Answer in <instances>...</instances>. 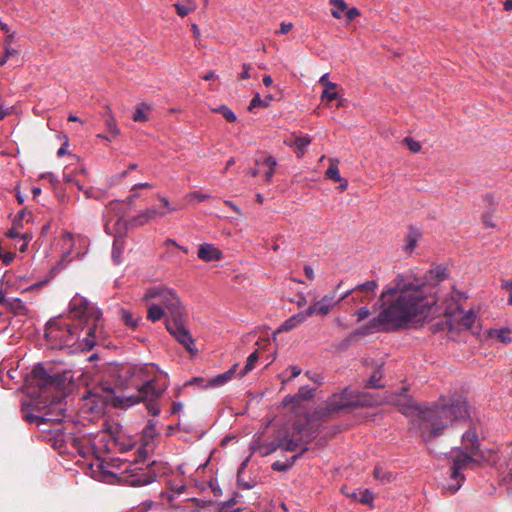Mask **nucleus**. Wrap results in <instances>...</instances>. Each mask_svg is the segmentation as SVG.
Here are the masks:
<instances>
[{"instance_id": "nucleus-1", "label": "nucleus", "mask_w": 512, "mask_h": 512, "mask_svg": "<svg viewBox=\"0 0 512 512\" xmlns=\"http://www.w3.org/2000/svg\"><path fill=\"white\" fill-rule=\"evenodd\" d=\"M379 301V314L365 325L362 334L414 328L441 313L466 329L471 328L476 319L473 310L464 311L458 304L440 307L434 284L419 280L404 282L401 276L393 287L383 290Z\"/></svg>"}, {"instance_id": "nucleus-2", "label": "nucleus", "mask_w": 512, "mask_h": 512, "mask_svg": "<svg viewBox=\"0 0 512 512\" xmlns=\"http://www.w3.org/2000/svg\"><path fill=\"white\" fill-rule=\"evenodd\" d=\"M70 311L83 325L81 329L72 326L64 318L51 319L45 328V337L51 348L62 349L76 345L81 337L80 349H91L96 344V331L102 313L84 297L75 295L70 301Z\"/></svg>"}, {"instance_id": "nucleus-3", "label": "nucleus", "mask_w": 512, "mask_h": 512, "mask_svg": "<svg viewBox=\"0 0 512 512\" xmlns=\"http://www.w3.org/2000/svg\"><path fill=\"white\" fill-rule=\"evenodd\" d=\"M71 381L70 371H47L41 364H37L26 377L24 393L28 399L22 402L23 411L31 407L35 411H44V415L62 413V401L66 398ZM24 416L35 415L27 411Z\"/></svg>"}, {"instance_id": "nucleus-4", "label": "nucleus", "mask_w": 512, "mask_h": 512, "mask_svg": "<svg viewBox=\"0 0 512 512\" xmlns=\"http://www.w3.org/2000/svg\"><path fill=\"white\" fill-rule=\"evenodd\" d=\"M324 418H287L285 423L277 430L275 435V445L272 451L277 448L295 452L300 451L291 457V461H276L272 464L275 471H286L308 450V444L316 439L319 434V428L322 426Z\"/></svg>"}, {"instance_id": "nucleus-5", "label": "nucleus", "mask_w": 512, "mask_h": 512, "mask_svg": "<svg viewBox=\"0 0 512 512\" xmlns=\"http://www.w3.org/2000/svg\"><path fill=\"white\" fill-rule=\"evenodd\" d=\"M495 451L492 449H481L478 434L475 428L468 429L462 436V446L451 452L453 465L451 467V480L454 484H449L448 489L455 493L464 482V476L461 471L472 465H482L492 460Z\"/></svg>"}, {"instance_id": "nucleus-6", "label": "nucleus", "mask_w": 512, "mask_h": 512, "mask_svg": "<svg viewBox=\"0 0 512 512\" xmlns=\"http://www.w3.org/2000/svg\"><path fill=\"white\" fill-rule=\"evenodd\" d=\"M165 388V385L161 384L157 379L148 380L138 388L136 394L115 397L112 404L115 407L128 408L137 403L145 402L151 416H158L160 408L157 399L162 395Z\"/></svg>"}, {"instance_id": "nucleus-7", "label": "nucleus", "mask_w": 512, "mask_h": 512, "mask_svg": "<svg viewBox=\"0 0 512 512\" xmlns=\"http://www.w3.org/2000/svg\"><path fill=\"white\" fill-rule=\"evenodd\" d=\"M410 403L408 411H401L405 416H425L428 413H443L450 416H469L472 408L462 397L453 398L450 402H446L444 397L433 404H412L410 399L406 400Z\"/></svg>"}, {"instance_id": "nucleus-8", "label": "nucleus", "mask_w": 512, "mask_h": 512, "mask_svg": "<svg viewBox=\"0 0 512 512\" xmlns=\"http://www.w3.org/2000/svg\"><path fill=\"white\" fill-rule=\"evenodd\" d=\"M143 302L148 304L151 301L162 305L168 313L167 318L184 316L185 309L175 290L166 286L158 285L149 287L142 298Z\"/></svg>"}, {"instance_id": "nucleus-9", "label": "nucleus", "mask_w": 512, "mask_h": 512, "mask_svg": "<svg viewBox=\"0 0 512 512\" xmlns=\"http://www.w3.org/2000/svg\"><path fill=\"white\" fill-rule=\"evenodd\" d=\"M374 403L371 395L345 388L326 400L325 410L328 413H339L349 408L372 406Z\"/></svg>"}, {"instance_id": "nucleus-10", "label": "nucleus", "mask_w": 512, "mask_h": 512, "mask_svg": "<svg viewBox=\"0 0 512 512\" xmlns=\"http://www.w3.org/2000/svg\"><path fill=\"white\" fill-rule=\"evenodd\" d=\"M167 331L191 354L197 353L194 339L189 330L183 323V316L175 318H166Z\"/></svg>"}, {"instance_id": "nucleus-11", "label": "nucleus", "mask_w": 512, "mask_h": 512, "mask_svg": "<svg viewBox=\"0 0 512 512\" xmlns=\"http://www.w3.org/2000/svg\"><path fill=\"white\" fill-rule=\"evenodd\" d=\"M412 430L425 441H430L443 434L445 425L439 418H413L411 421Z\"/></svg>"}, {"instance_id": "nucleus-12", "label": "nucleus", "mask_w": 512, "mask_h": 512, "mask_svg": "<svg viewBox=\"0 0 512 512\" xmlns=\"http://www.w3.org/2000/svg\"><path fill=\"white\" fill-rule=\"evenodd\" d=\"M157 466L156 462L153 461L146 466V468L142 467H133L130 469H126V475L123 480L130 486H143L152 483L157 477V471L155 467Z\"/></svg>"}, {"instance_id": "nucleus-13", "label": "nucleus", "mask_w": 512, "mask_h": 512, "mask_svg": "<svg viewBox=\"0 0 512 512\" xmlns=\"http://www.w3.org/2000/svg\"><path fill=\"white\" fill-rule=\"evenodd\" d=\"M342 281L338 283L335 290L325 294L320 300L314 301L305 311L306 314L311 316H327L337 305L336 291L340 288Z\"/></svg>"}, {"instance_id": "nucleus-14", "label": "nucleus", "mask_w": 512, "mask_h": 512, "mask_svg": "<svg viewBox=\"0 0 512 512\" xmlns=\"http://www.w3.org/2000/svg\"><path fill=\"white\" fill-rule=\"evenodd\" d=\"M316 389L310 388L308 386H302L299 388L298 392L294 395H287L283 401L282 405L284 408L290 409L292 412H297L299 410L305 409L309 403L313 400L315 396Z\"/></svg>"}, {"instance_id": "nucleus-15", "label": "nucleus", "mask_w": 512, "mask_h": 512, "mask_svg": "<svg viewBox=\"0 0 512 512\" xmlns=\"http://www.w3.org/2000/svg\"><path fill=\"white\" fill-rule=\"evenodd\" d=\"M311 142L312 139L310 136L297 135L296 133L290 134L283 141L286 146L295 150L298 158H301L305 154L306 148L311 144Z\"/></svg>"}, {"instance_id": "nucleus-16", "label": "nucleus", "mask_w": 512, "mask_h": 512, "mask_svg": "<svg viewBox=\"0 0 512 512\" xmlns=\"http://www.w3.org/2000/svg\"><path fill=\"white\" fill-rule=\"evenodd\" d=\"M104 402L103 400L95 393H91L88 396H84L82 398V406L81 409L83 413L88 414H100L104 413Z\"/></svg>"}, {"instance_id": "nucleus-17", "label": "nucleus", "mask_w": 512, "mask_h": 512, "mask_svg": "<svg viewBox=\"0 0 512 512\" xmlns=\"http://www.w3.org/2000/svg\"><path fill=\"white\" fill-rule=\"evenodd\" d=\"M342 493L352 499L353 501L360 502L365 505H372L374 501V494L369 489H356L352 490L346 486L342 488Z\"/></svg>"}, {"instance_id": "nucleus-18", "label": "nucleus", "mask_w": 512, "mask_h": 512, "mask_svg": "<svg viewBox=\"0 0 512 512\" xmlns=\"http://www.w3.org/2000/svg\"><path fill=\"white\" fill-rule=\"evenodd\" d=\"M319 83L324 87L323 92L321 94V100L331 102L339 97L337 88L338 85L329 80V74L325 73L319 79Z\"/></svg>"}, {"instance_id": "nucleus-19", "label": "nucleus", "mask_w": 512, "mask_h": 512, "mask_svg": "<svg viewBox=\"0 0 512 512\" xmlns=\"http://www.w3.org/2000/svg\"><path fill=\"white\" fill-rule=\"evenodd\" d=\"M157 435L155 425L149 422L146 428L143 430L142 441L143 447L139 449V458L146 459L147 454L152 450V442L154 437Z\"/></svg>"}, {"instance_id": "nucleus-20", "label": "nucleus", "mask_w": 512, "mask_h": 512, "mask_svg": "<svg viewBox=\"0 0 512 512\" xmlns=\"http://www.w3.org/2000/svg\"><path fill=\"white\" fill-rule=\"evenodd\" d=\"M197 255L205 262L218 261L222 258V252L212 244L201 245Z\"/></svg>"}, {"instance_id": "nucleus-21", "label": "nucleus", "mask_w": 512, "mask_h": 512, "mask_svg": "<svg viewBox=\"0 0 512 512\" xmlns=\"http://www.w3.org/2000/svg\"><path fill=\"white\" fill-rule=\"evenodd\" d=\"M308 317L309 316L306 314V311L296 313L281 324V326L278 329V332H287L294 328H297L299 325L305 322Z\"/></svg>"}, {"instance_id": "nucleus-22", "label": "nucleus", "mask_w": 512, "mask_h": 512, "mask_svg": "<svg viewBox=\"0 0 512 512\" xmlns=\"http://www.w3.org/2000/svg\"><path fill=\"white\" fill-rule=\"evenodd\" d=\"M105 114L103 115L107 131L111 134L112 138H116L120 134V129L117 126L114 114L109 105L105 106Z\"/></svg>"}, {"instance_id": "nucleus-23", "label": "nucleus", "mask_w": 512, "mask_h": 512, "mask_svg": "<svg viewBox=\"0 0 512 512\" xmlns=\"http://www.w3.org/2000/svg\"><path fill=\"white\" fill-rule=\"evenodd\" d=\"M420 238L421 232L417 228L410 227L404 239V251L406 253H412Z\"/></svg>"}, {"instance_id": "nucleus-24", "label": "nucleus", "mask_w": 512, "mask_h": 512, "mask_svg": "<svg viewBox=\"0 0 512 512\" xmlns=\"http://www.w3.org/2000/svg\"><path fill=\"white\" fill-rule=\"evenodd\" d=\"M257 165H264L267 167V171L265 172V180L267 182H271L275 173V168L277 166V160L275 157L267 155L263 159L257 158L256 159Z\"/></svg>"}, {"instance_id": "nucleus-25", "label": "nucleus", "mask_w": 512, "mask_h": 512, "mask_svg": "<svg viewBox=\"0 0 512 512\" xmlns=\"http://www.w3.org/2000/svg\"><path fill=\"white\" fill-rule=\"evenodd\" d=\"M237 367H238V365L235 364L228 371H226L222 374H219V375L215 376L214 378L210 379L209 387L222 386V385L226 384L227 382H229L230 380H232V378L234 377V375L237 371Z\"/></svg>"}, {"instance_id": "nucleus-26", "label": "nucleus", "mask_w": 512, "mask_h": 512, "mask_svg": "<svg viewBox=\"0 0 512 512\" xmlns=\"http://www.w3.org/2000/svg\"><path fill=\"white\" fill-rule=\"evenodd\" d=\"M147 305H148L147 319L150 320L151 322H157V321L161 320L167 312L164 310L162 305H160L158 303H155V302L150 303L149 302Z\"/></svg>"}, {"instance_id": "nucleus-27", "label": "nucleus", "mask_w": 512, "mask_h": 512, "mask_svg": "<svg viewBox=\"0 0 512 512\" xmlns=\"http://www.w3.org/2000/svg\"><path fill=\"white\" fill-rule=\"evenodd\" d=\"M125 249V241L123 238L118 237L114 239L112 246V261L114 264L119 265L122 263V254Z\"/></svg>"}, {"instance_id": "nucleus-28", "label": "nucleus", "mask_w": 512, "mask_h": 512, "mask_svg": "<svg viewBox=\"0 0 512 512\" xmlns=\"http://www.w3.org/2000/svg\"><path fill=\"white\" fill-rule=\"evenodd\" d=\"M165 214H166L165 211H159V210H157L155 208H150V209H147L145 212L139 214L135 218V221L139 225H144V224H146L150 220H154L156 218L163 217Z\"/></svg>"}, {"instance_id": "nucleus-29", "label": "nucleus", "mask_w": 512, "mask_h": 512, "mask_svg": "<svg viewBox=\"0 0 512 512\" xmlns=\"http://www.w3.org/2000/svg\"><path fill=\"white\" fill-rule=\"evenodd\" d=\"M174 7L180 17H185L196 10L197 4L194 0H183L175 3Z\"/></svg>"}, {"instance_id": "nucleus-30", "label": "nucleus", "mask_w": 512, "mask_h": 512, "mask_svg": "<svg viewBox=\"0 0 512 512\" xmlns=\"http://www.w3.org/2000/svg\"><path fill=\"white\" fill-rule=\"evenodd\" d=\"M378 287V283L375 280L366 281L355 287L356 293L366 294V299L371 300L374 297L375 290Z\"/></svg>"}, {"instance_id": "nucleus-31", "label": "nucleus", "mask_w": 512, "mask_h": 512, "mask_svg": "<svg viewBox=\"0 0 512 512\" xmlns=\"http://www.w3.org/2000/svg\"><path fill=\"white\" fill-rule=\"evenodd\" d=\"M329 4L333 7L331 15L335 19H341L345 15L348 5L344 0H329Z\"/></svg>"}, {"instance_id": "nucleus-32", "label": "nucleus", "mask_w": 512, "mask_h": 512, "mask_svg": "<svg viewBox=\"0 0 512 512\" xmlns=\"http://www.w3.org/2000/svg\"><path fill=\"white\" fill-rule=\"evenodd\" d=\"M151 112V106L147 103H141L135 109L133 114V120L135 122H146L149 119V113Z\"/></svg>"}, {"instance_id": "nucleus-33", "label": "nucleus", "mask_w": 512, "mask_h": 512, "mask_svg": "<svg viewBox=\"0 0 512 512\" xmlns=\"http://www.w3.org/2000/svg\"><path fill=\"white\" fill-rule=\"evenodd\" d=\"M6 307L16 315H26L28 312L25 304L19 298H8Z\"/></svg>"}, {"instance_id": "nucleus-34", "label": "nucleus", "mask_w": 512, "mask_h": 512, "mask_svg": "<svg viewBox=\"0 0 512 512\" xmlns=\"http://www.w3.org/2000/svg\"><path fill=\"white\" fill-rule=\"evenodd\" d=\"M512 332L509 328H501V329H495L491 330L489 335L491 337L497 338L500 342L504 344H509L512 342Z\"/></svg>"}, {"instance_id": "nucleus-35", "label": "nucleus", "mask_w": 512, "mask_h": 512, "mask_svg": "<svg viewBox=\"0 0 512 512\" xmlns=\"http://www.w3.org/2000/svg\"><path fill=\"white\" fill-rule=\"evenodd\" d=\"M329 162L330 165L325 172V176L334 182L341 181V175L338 169V160L335 158H330Z\"/></svg>"}, {"instance_id": "nucleus-36", "label": "nucleus", "mask_w": 512, "mask_h": 512, "mask_svg": "<svg viewBox=\"0 0 512 512\" xmlns=\"http://www.w3.org/2000/svg\"><path fill=\"white\" fill-rule=\"evenodd\" d=\"M121 319L124 321L125 325L135 329L138 326L139 321L141 320V317L139 315H134L128 310L122 309L121 310Z\"/></svg>"}, {"instance_id": "nucleus-37", "label": "nucleus", "mask_w": 512, "mask_h": 512, "mask_svg": "<svg viewBox=\"0 0 512 512\" xmlns=\"http://www.w3.org/2000/svg\"><path fill=\"white\" fill-rule=\"evenodd\" d=\"M447 277V269L443 266H437L429 271V279L436 283Z\"/></svg>"}, {"instance_id": "nucleus-38", "label": "nucleus", "mask_w": 512, "mask_h": 512, "mask_svg": "<svg viewBox=\"0 0 512 512\" xmlns=\"http://www.w3.org/2000/svg\"><path fill=\"white\" fill-rule=\"evenodd\" d=\"M98 479L103 482L113 483L117 479V475L105 468L103 464L99 465Z\"/></svg>"}, {"instance_id": "nucleus-39", "label": "nucleus", "mask_w": 512, "mask_h": 512, "mask_svg": "<svg viewBox=\"0 0 512 512\" xmlns=\"http://www.w3.org/2000/svg\"><path fill=\"white\" fill-rule=\"evenodd\" d=\"M215 113H220L226 121L233 123L237 120L235 113L226 105H221L218 108L212 109Z\"/></svg>"}, {"instance_id": "nucleus-40", "label": "nucleus", "mask_w": 512, "mask_h": 512, "mask_svg": "<svg viewBox=\"0 0 512 512\" xmlns=\"http://www.w3.org/2000/svg\"><path fill=\"white\" fill-rule=\"evenodd\" d=\"M373 475L376 480H379L382 483H389L393 480V475L379 466L375 467Z\"/></svg>"}, {"instance_id": "nucleus-41", "label": "nucleus", "mask_w": 512, "mask_h": 512, "mask_svg": "<svg viewBox=\"0 0 512 512\" xmlns=\"http://www.w3.org/2000/svg\"><path fill=\"white\" fill-rule=\"evenodd\" d=\"M258 359H259V355H258V351L256 350L248 356L246 365L241 370L240 375L245 376L247 373H249L251 370H253Z\"/></svg>"}, {"instance_id": "nucleus-42", "label": "nucleus", "mask_w": 512, "mask_h": 512, "mask_svg": "<svg viewBox=\"0 0 512 512\" xmlns=\"http://www.w3.org/2000/svg\"><path fill=\"white\" fill-rule=\"evenodd\" d=\"M63 247L66 249L65 254L68 256L72 252L73 242H74V236L71 233H64L61 238Z\"/></svg>"}, {"instance_id": "nucleus-43", "label": "nucleus", "mask_w": 512, "mask_h": 512, "mask_svg": "<svg viewBox=\"0 0 512 512\" xmlns=\"http://www.w3.org/2000/svg\"><path fill=\"white\" fill-rule=\"evenodd\" d=\"M403 143L408 147V149L413 153H418L422 149V145L420 142L414 140L411 137H405L403 139Z\"/></svg>"}, {"instance_id": "nucleus-44", "label": "nucleus", "mask_w": 512, "mask_h": 512, "mask_svg": "<svg viewBox=\"0 0 512 512\" xmlns=\"http://www.w3.org/2000/svg\"><path fill=\"white\" fill-rule=\"evenodd\" d=\"M209 197H210L209 194H203L200 191H194V192L189 193L186 196V200L188 202H192L193 200H196L198 202H203V201L207 200Z\"/></svg>"}, {"instance_id": "nucleus-45", "label": "nucleus", "mask_w": 512, "mask_h": 512, "mask_svg": "<svg viewBox=\"0 0 512 512\" xmlns=\"http://www.w3.org/2000/svg\"><path fill=\"white\" fill-rule=\"evenodd\" d=\"M259 106H268V101H265V100H262L260 95L257 93L251 100L250 104H249V111H254V109L256 107H259Z\"/></svg>"}, {"instance_id": "nucleus-46", "label": "nucleus", "mask_w": 512, "mask_h": 512, "mask_svg": "<svg viewBox=\"0 0 512 512\" xmlns=\"http://www.w3.org/2000/svg\"><path fill=\"white\" fill-rule=\"evenodd\" d=\"M18 50L14 48H4V53L0 55V66H3L10 57L17 56Z\"/></svg>"}, {"instance_id": "nucleus-47", "label": "nucleus", "mask_w": 512, "mask_h": 512, "mask_svg": "<svg viewBox=\"0 0 512 512\" xmlns=\"http://www.w3.org/2000/svg\"><path fill=\"white\" fill-rule=\"evenodd\" d=\"M382 375L380 371H376L368 380V386L371 388H380L383 385L380 383Z\"/></svg>"}, {"instance_id": "nucleus-48", "label": "nucleus", "mask_w": 512, "mask_h": 512, "mask_svg": "<svg viewBox=\"0 0 512 512\" xmlns=\"http://www.w3.org/2000/svg\"><path fill=\"white\" fill-rule=\"evenodd\" d=\"M360 10L356 7L347 8L345 18L347 22L353 21L355 18L360 16Z\"/></svg>"}, {"instance_id": "nucleus-49", "label": "nucleus", "mask_w": 512, "mask_h": 512, "mask_svg": "<svg viewBox=\"0 0 512 512\" xmlns=\"http://www.w3.org/2000/svg\"><path fill=\"white\" fill-rule=\"evenodd\" d=\"M290 371H291V376L289 378H286V379H283L282 380V387L287 383L289 382L291 379L299 376L302 372V370L296 366V365H292L289 367Z\"/></svg>"}, {"instance_id": "nucleus-50", "label": "nucleus", "mask_w": 512, "mask_h": 512, "mask_svg": "<svg viewBox=\"0 0 512 512\" xmlns=\"http://www.w3.org/2000/svg\"><path fill=\"white\" fill-rule=\"evenodd\" d=\"M31 239H32V234H30V233H24L21 236L22 243L19 246L20 252H25L27 250L28 243L31 241Z\"/></svg>"}, {"instance_id": "nucleus-51", "label": "nucleus", "mask_w": 512, "mask_h": 512, "mask_svg": "<svg viewBox=\"0 0 512 512\" xmlns=\"http://www.w3.org/2000/svg\"><path fill=\"white\" fill-rule=\"evenodd\" d=\"M355 315L357 316V321H363L370 315V310L367 307H361L356 312Z\"/></svg>"}, {"instance_id": "nucleus-52", "label": "nucleus", "mask_w": 512, "mask_h": 512, "mask_svg": "<svg viewBox=\"0 0 512 512\" xmlns=\"http://www.w3.org/2000/svg\"><path fill=\"white\" fill-rule=\"evenodd\" d=\"M23 234L20 233L19 229H17L16 227V222H13V226L12 228H10L7 233H6V236L8 238H12V239H15V238H20L21 239V236Z\"/></svg>"}, {"instance_id": "nucleus-53", "label": "nucleus", "mask_w": 512, "mask_h": 512, "mask_svg": "<svg viewBox=\"0 0 512 512\" xmlns=\"http://www.w3.org/2000/svg\"><path fill=\"white\" fill-rule=\"evenodd\" d=\"M502 288L508 292V304L512 305V280L504 281Z\"/></svg>"}, {"instance_id": "nucleus-54", "label": "nucleus", "mask_w": 512, "mask_h": 512, "mask_svg": "<svg viewBox=\"0 0 512 512\" xmlns=\"http://www.w3.org/2000/svg\"><path fill=\"white\" fill-rule=\"evenodd\" d=\"M192 384H197V385H199L201 387H204V388L209 387V381L206 383L204 378H201V377H195V378H193L192 380H190V381H188L186 383V385H192Z\"/></svg>"}, {"instance_id": "nucleus-55", "label": "nucleus", "mask_w": 512, "mask_h": 512, "mask_svg": "<svg viewBox=\"0 0 512 512\" xmlns=\"http://www.w3.org/2000/svg\"><path fill=\"white\" fill-rule=\"evenodd\" d=\"M15 254L12 252H4L0 260L3 264L9 265L14 260Z\"/></svg>"}, {"instance_id": "nucleus-56", "label": "nucleus", "mask_w": 512, "mask_h": 512, "mask_svg": "<svg viewBox=\"0 0 512 512\" xmlns=\"http://www.w3.org/2000/svg\"><path fill=\"white\" fill-rule=\"evenodd\" d=\"M243 71L240 73L239 77L240 79H249L250 76V70H251V64H243L242 66Z\"/></svg>"}, {"instance_id": "nucleus-57", "label": "nucleus", "mask_w": 512, "mask_h": 512, "mask_svg": "<svg viewBox=\"0 0 512 512\" xmlns=\"http://www.w3.org/2000/svg\"><path fill=\"white\" fill-rule=\"evenodd\" d=\"M292 27H293L292 23L282 22L280 24V29H279V31H277V33H279V34H287L288 32L291 31Z\"/></svg>"}, {"instance_id": "nucleus-58", "label": "nucleus", "mask_w": 512, "mask_h": 512, "mask_svg": "<svg viewBox=\"0 0 512 512\" xmlns=\"http://www.w3.org/2000/svg\"><path fill=\"white\" fill-rule=\"evenodd\" d=\"M159 199H160L161 203L163 204V206L167 208V211H165L166 213L177 210L176 207H171V205L166 197H160Z\"/></svg>"}, {"instance_id": "nucleus-59", "label": "nucleus", "mask_w": 512, "mask_h": 512, "mask_svg": "<svg viewBox=\"0 0 512 512\" xmlns=\"http://www.w3.org/2000/svg\"><path fill=\"white\" fill-rule=\"evenodd\" d=\"M304 273L306 277L310 280H313L315 278L314 270L310 265H306L304 267Z\"/></svg>"}, {"instance_id": "nucleus-60", "label": "nucleus", "mask_w": 512, "mask_h": 512, "mask_svg": "<svg viewBox=\"0 0 512 512\" xmlns=\"http://www.w3.org/2000/svg\"><path fill=\"white\" fill-rule=\"evenodd\" d=\"M14 35H15L14 32L6 35V38L4 39V43H3L4 48H12L11 43L14 39Z\"/></svg>"}, {"instance_id": "nucleus-61", "label": "nucleus", "mask_w": 512, "mask_h": 512, "mask_svg": "<svg viewBox=\"0 0 512 512\" xmlns=\"http://www.w3.org/2000/svg\"><path fill=\"white\" fill-rule=\"evenodd\" d=\"M166 245H173L184 253H188V249L184 246L178 245L173 239H167L165 242Z\"/></svg>"}, {"instance_id": "nucleus-62", "label": "nucleus", "mask_w": 512, "mask_h": 512, "mask_svg": "<svg viewBox=\"0 0 512 512\" xmlns=\"http://www.w3.org/2000/svg\"><path fill=\"white\" fill-rule=\"evenodd\" d=\"M224 204L227 205L228 207H230L237 214L240 215L242 213L241 209L236 204H234L232 201L225 200Z\"/></svg>"}, {"instance_id": "nucleus-63", "label": "nucleus", "mask_w": 512, "mask_h": 512, "mask_svg": "<svg viewBox=\"0 0 512 512\" xmlns=\"http://www.w3.org/2000/svg\"><path fill=\"white\" fill-rule=\"evenodd\" d=\"M30 423H36L38 426L41 425V424H46L47 420H49V418H44V417H41V418H26Z\"/></svg>"}, {"instance_id": "nucleus-64", "label": "nucleus", "mask_w": 512, "mask_h": 512, "mask_svg": "<svg viewBox=\"0 0 512 512\" xmlns=\"http://www.w3.org/2000/svg\"><path fill=\"white\" fill-rule=\"evenodd\" d=\"M352 293H356L355 288L350 289V290H348V291L344 292L343 294H341L339 297H337V300H339V304H340L343 300L347 299V298H348Z\"/></svg>"}]
</instances>
